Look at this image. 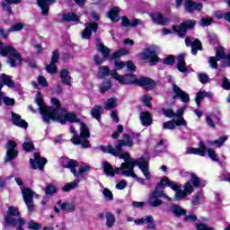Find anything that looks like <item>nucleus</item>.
<instances>
[{
	"label": "nucleus",
	"mask_w": 230,
	"mask_h": 230,
	"mask_svg": "<svg viewBox=\"0 0 230 230\" xmlns=\"http://www.w3.org/2000/svg\"><path fill=\"white\" fill-rule=\"evenodd\" d=\"M170 211H172L175 217H184V215H186V210L178 205H172L170 207Z\"/></svg>",
	"instance_id": "obj_40"
},
{
	"label": "nucleus",
	"mask_w": 230,
	"mask_h": 230,
	"mask_svg": "<svg viewBox=\"0 0 230 230\" xmlns=\"http://www.w3.org/2000/svg\"><path fill=\"white\" fill-rule=\"evenodd\" d=\"M22 147L25 152H31V150L35 148V146H33V142H31V139H30L29 137L25 138V142L23 143Z\"/></svg>",
	"instance_id": "obj_46"
},
{
	"label": "nucleus",
	"mask_w": 230,
	"mask_h": 230,
	"mask_svg": "<svg viewBox=\"0 0 230 230\" xmlns=\"http://www.w3.org/2000/svg\"><path fill=\"white\" fill-rule=\"evenodd\" d=\"M113 73H116V71H111V68H109V66H102L99 67L97 76L98 78H107V76H111L112 78Z\"/></svg>",
	"instance_id": "obj_33"
},
{
	"label": "nucleus",
	"mask_w": 230,
	"mask_h": 230,
	"mask_svg": "<svg viewBox=\"0 0 230 230\" xmlns=\"http://www.w3.org/2000/svg\"><path fill=\"white\" fill-rule=\"evenodd\" d=\"M177 119L169 120L163 123V128L164 130H175V127H177V124L175 123Z\"/></svg>",
	"instance_id": "obj_45"
},
{
	"label": "nucleus",
	"mask_w": 230,
	"mask_h": 230,
	"mask_svg": "<svg viewBox=\"0 0 230 230\" xmlns=\"http://www.w3.org/2000/svg\"><path fill=\"white\" fill-rule=\"evenodd\" d=\"M125 163H122L120 164V167L113 168L109 162H102V168L104 173L108 177H114V175H125L124 172H127V169L128 168V158L123 159Z\"/></svg>",
	"instance_id": "obj_6"
},
{
	"label": "nucleus",
	"mask_w": 230,
	"mask_h": 230,
	"mask_svg": "<svg viewBox=\"0 0 230 230\" xmlns=\"http://www.w3.org/2000/svg\"><path fill=\"white\" fill-rule=\"evenodd\" d=\"M218 59L215 57L208 58V64L211 69H217L218 67Z\"/></svg>",
	"instance_id": "obj_59"
},
{
	"label": "nucleus",
	"mask_w": 230,
	"mask_h": 230,
	"mask_svg": "<svg viewBox=\"0 0 230 230\" xmlns=\"http://www.w3.org/2000/svg\"><path fill=\"white\" fill-rule=\"evenodd\" d=\"M30 162L32 170H44V165L48 163V160L44 157H40V155L35 153L34 160L31 159Z\"/></svg>",
	"instance_id": "obj_17"
},
{
	"label": "nucleus",
	"mask_w": 230,
	"mask_h": 230,
	"mask_svg": "<svg viewBox=\"0 0 230 230\" xmlns=\"http://www.w3.org/2000/svg\"><path fill=\"white\" fill-rule=\"evenodd\" d=\"M101 152L103 154H111L114 157H119V159H128V154L119 155L120 149L119 147L112 146H100Z\"/></svg>",
	"instance_id": "obj_12"
},
{
	"label": "nucleus",
	"mask_w": 230,
	"mask_h": 230,
	"mask_svg": "<svg viewBox=\"0 0 230 230\" xmlns=\"http://www.w3.org/2000/svg\"><path fill=\"white\" fill-rule=\"evenodd\" d=\"M58 58H60V54L58 53V50H54L52 52V58L51 62L49 66H47V71L50 75H55L57 73V62L58 61Z\"/></svg>",
	"instance_id": "obj_23"
},
{
	"label": "nucleus",
	"mask_w": 230,
	"mask_h": 230,
	"mask_svg": "<svg viewBox=\"0 0 230 230\" xmlns=\"http://www.w3.org/2000/svg\"><path fill=\"white\" fill-rule=\"evenodd\" d=\"M24 29V23L22 22H17L14 25H13L10 29L9 31L13 32V31H21Z\"/></svg>",
	"instance_id": "obj_58"
},
{
	"label": "nucleus",
	"mask_w": 230,
	"mask_h": 230,
	"mask_svg": "<svg viewBox=\"0 0 230 230\" xmlns=\"http://www.w3.org/2000/svg\"><path fill=\"white\" fill-rule=\"evenodd\" d=\"M127 171L124 172L125 177H132V179H136L139 184H145V179L138 177L137 174L134 172V162L131 160L128 162Z\"/></svg>",
	"instance_id": "obj_20"
},
{
	"label": "nucleus",
	"mask_w": 230,
	"mask_h": 230,
	"mask_svg": "<svg viewBox=\"0 0 230 230\" xmlns=\"http://www.w3.org/2000/svg\"><path fill=\"white\" fill-rule=\"evenodd\" d=\"M4 102L5 105H13L15 103V100L9 97H4V93L3 92H0V102Z\"/></svg>",
	"instance_id": "obj_49"
},
{
	"label": "nucleus",
	"mask_w": 230,
	"mask_h": 230,
	"mask_svg": "<svg viewBox=\"0 0 230 230\" xmlns=\"http://www.w3.org/2000/svg\"><path fill=\"white\" fill-rule=\"evenodd\" d=\"M116 105H118V99L110 98L104 102V109L111 111V109H114Z\"/></svg>",
	"instance_id": "obj_44"
},
{
	"label": "nucleus",
	"mask_w": 230,
	"mask_h": 230,
	"mask_svg": "<svg viewBox=\"0 0 230 230\" xmlns=\"http://www.w3.org/2000/svg\"><path fill=\"white\" fill-rule=\"evenodd\" d=\"M185 44L186 46H191V53L193 55H197V52L202 51V43L199 40H195L193 42L190 38L185 39Z\"/></svg>",
	"instance_id": "obj_28"
},
{
	"label": "nucleus",
	"mask_w": 230,
	"mask_h": 230,
	"mask_svg": "<svg viewBox=\"0 0 230 230\" xmlns=\"http://www.w3.org/2000/svg\"><path fill=\"white\" fill-rule=\"evenodd\" d=\"M172 100H176V98H180L181 102H190V95L186 93V92L182 91L177 84H172Z\"/></svg>",
	"instance_id": "obj_19"
},
{
	"label": "nucleus",
	"mask_w": 230,
	"mask_h": 230,
	"mask_svg": "<svg viewBox=\"0 0 230 230\" xmlns=\"http://www.w3.org/2000/svg\"><path fill=\"white\" fill-rule=\"evenodd\" d=\"M125 66L128 71H131V72L136 71V65H134L132 61H128L127 63H125L119 60H115L114 62L115 70H112V71H116V73H118V71H121V69H123Z\"/></svg>",
	"instance_id": "obj_22"
},
{
	"label": "nucleus",
	"mask_w": 230,
	"mask_h": 230,
	"mask_svg": "<svg viewBox=\"0 0 230 230\" xmlns=\"http://www.w3.org/2000/svg\"><path fill=\"white\" fill-rule=\"evenodd\" d=\"M130 161L134 163V167L138 166L139 170H141L144 177L146 181H151L152 174L150 173V165H149V159L147 157L142 156L139 159L136 160L130 157V155L128 156V166L130 164H128Z\"/></svg>",
	"instance_id": "obj_5"
},
{
	"label": "nucleus",
	"mask_w": 230,
	"mask_h": 230,
	"mask_svg": "<svg viewBox=\"0 0 230 230\" xmlns=\"http://www.w3.org/2000/svg\"><path fill=\"white\" fill-rule=\"evenodd\" d=\"M96 48H97V51H99V53H102L104 60H107V58H109V55H111V49L107 48L101 41L97 42Z\"/></svg>",
	"instance_id": "obj_35"
},
{
	"label": "nucleus",
	"mask_w": 230,
	"mask_h": 230,
	"mask_svg": "<svg viewBox=\"0 0 230 230\" xmlns=\"http://www.w3.org/2000/svg\"><path fill=\"white\" fill-rule=\"evenodd\" d=\"M196 23L197 22H195V20H189L185 22H182L181 26L173 25L172 30L175 31V33H177V35H179V37H184L188 28H193Z\"/></svg>",
	"instance_id": "obj_15"
},
{
	"label": "nucleus",
	"mask_w": 230,
	"mask_h": 230,
	"mask_svg": "<svg viewBox=\"0 0 230 230\" xmlns=\"http://www.w3.org/2000/svg\"><path fill=\"white\" fill-rule=\"evenodd\" d=\"M139 118L144 127H150L153 123L152 115L148 111H142Z\"/></svg>",
	"instance_id": "obj_32"
},
{
	"label": "nucleus",
	"mask_w": 230,
	"mask_h": 230,
	"mask_svg": "<svg viewBox=\"0 0 230 230\" xmlns=\"http://www.w3.org/2000/svg\"><path fill=\"white\" fill-rule=\"evenodd\" d=\"M81 136H76V129L75 127H70V131L74 134V137L71 138V142L74 145H81L82 148H89L91 144L89 143L87 138L91 137V133H89V128L84 122H79Z\"/></svg>",
	"instance_id": "obj_3"
},
{
	"label": "nucleus",
	"mask_w": 230,
	"mask_h": 230,
	"mask_svg": "<svg viewBox=\"0 0 230 230\" xmlns=\"http://www.w3.org/2000/svg\"><path fill=\"white\" fill-rule=\"evenodd\" d=\"M119 7H113L110 10V12L107 14V17L112 21V22H118L119 21V16L118 15L119 13Z\"/></svg>",
	"instance_id": "obj_39"
},
{
	"label": "nucleus",
	"mask_w": 230,
	"mask_h": 230,
	"mask_svg": "<svg viewBox=\"0 0 230 230\" xmlns=\"http://www.w3.org/2000/svg\"><path fill=\"white\" fill-rule=\"evenodd\" d=\"M102 194L104 195L106 200H114V195L112 194V191H111V190H109L108 188L103 189Z\"/></svg>",
	"instance_id": "obj_57"
},
{
	"label": "nucleus",
	"mask_w": 230,
	"mask_h": 230,
	"mask_svg": "<svg viewBox=\"0 0 230 230\" xmlns=\"http://www.w3.org/2000/svg\"><path fill=\"white\" fill-rule=\"evenodd\" d=\"M136 226H143V224H147L148 229H155V222H154V217L146 216V217H141L139 219H136Z\"/></svg>",
	"instance_id": "obj_26"
},
{
	"label": "nucleus",
	"mask_w": 230,
	"mask_h": 230,
	"mask_svg": "<svg viewBox=\"0 0 230 230\" xmlns=\"http://www.w3.org/2000/svg\"><path fill=\"white\" fill-rule=\"evenodd\" d=\"M196 227H197V230H215V228L209 227L208 226V225L202 224V223L197 224Z\"/></svg>",
	"instance_id": "obj_64"
},
{
	"label": "nucleus",
	"mask_w": 230,
	"mask_h": 230,
	"mask_svg": "<svg viewBox=\"0 0 230 230\" xmlns=\"http://www.w3.org/2000/svg\"><path fill=\"white\" fill-rule=\"evenodd\" d=\"M57 0H37V4L41 10V15H49V6L55 4Z\"/></svg>",
	"instance_id": "obj_21"
},
{
	"label": "nucleus",
	"mask_w": 230,
	"mask_h": 230,
	"mask_svg": "<svg viewBox=\"0 0 230 230\" xmlns=\"http://www.w3.org/2000/svg\"><path fill=\"white\" fill-rule=\"evenodd\" d=\"M200 199H202V192L196 194L192 198V206H199L200 204Z\"/></svg>",
	"instance_id": "obj_63"
},
{
	"label": "nucleus",
	"mask_w": 230,
	"mask_h": 230,
	"mask_svg": "<svg viewBox=\"0 0 230 230\" xmlns=\"http://www.w3.org/2000/svg\"><path fill=\"white\" fill-rule=\"evenodd\" d=\"M80 181L76 180L71 182H68L63 187V191H71V190H75L78 186Z\"/></svg>",
	"instance_id": "obj_48"
},
{
	"label": "nucleus",
	"mask_w": 230,
	"mask_h": 230,
	"mask_svg": "<svg viewBox=\"0 0 230 230\" xmlns=\"http://www.w3.org/2000/svg\"><path fill=\"white\" fill-rule=\"evenodd\" d=\"M111 76L113 80H118L119 84L121 85H136V83H128L132 80V76H136V75H134V71H128L125 75H120L118 72H114L111 74Z\"/></svg>",
	"instance_id": "obj_11"
},
{
	"label": "nucleus",
	"mask_w": 230,
	"mask_h": 230,
	"mask_svg": "<svg viewBox=\"0 0 230 230\" xmlns=\"http://www.w3.org/2000/svg\"><path fill=\"white\" fill-rule=\"evenodd\" d=\"M184 111H186V106L178 109L175 112L174 116L177 118L175 124L177 127H188V122L184 119V117H182Z\"/></svg>",
	"instance_id": "obj_27"
},
{
	"label": "nucleus",
	"mask_w": 230,
	"mask_h": 230,
	"mask_svg": "<svg viewBox=\"0 0 230 230\" xmlns=\"http://www.w3.org/2000/svg\"><path fill=\"white\" fill-rule=\"evenodd\" d=\"M186 197H188V194L185 192V190L179 189L175 191L174 200L176 201L182 200L186 199Z\"/></svg>",
	"instance_id": "obj_47"
},
{
	"label": "nucleus",
	"mask_w": 230,
	"mask_h": 230,
	"mask_svg": "<svg viewBox=\"0 0 230 230\" xmlns=\"http://www.w3.org/2000/svg\"><path fill=\"white\" fill-rule=\"evenodd\" d=\"M98 31V24L96 22L87 23L85 29L82 32V39H91L93 31L96 32Z\"/></svg>",
	"instance_id": "obj_29"
},
{
	"label": "nucleus",
	"mask_w": 230,
	"mask_h": 230,
	"mask_svg": "<svg viewBox=\"0 0 230 230\" xmlns=\"http://www.w3.org/2000/svg\"><path fill=\"white\" fill-rule=\"evenodd\" d=\"M202 7V4H198L191 0H185V12H195V10L200 12Z\"/></svg>",
	"instance_id": "obj_31"
},
{
	"label": "nucleus",
	"mask_w": 230,
	"mask_h": 230,
	"mask_svg": "<svg viewBox=\"0 0 230 230\" xmlns=\"http://www.w3.org/2000/svg\"><path fill=\"white\" fill-rule=\"evenodd\" d=\"M117 148H119V155H125V154H128L127 152H124L121 149V146H128L129 148H132L134 146V140L128 134H125L123 136V140H118V144L116 145Z\"/></svg>",
	"instance_id": "obj_18"
},
{
	"label": "nucleus",
	"mask_w": 230,
	"mask_h": 230,
	"mask_svg": "<svg viewBox=\"0 0 230 230\" xmlns=\"http://www.w3.org/2000/svg\"><path fill=\"white\" fill-rule=\"evenodd\" d=\"M63 21H74L76 22L78 21V16L75 14V13H67L63 14Z\"/></svg>",
	"instance_id": "obj_50"
},
{
	"label": "nucleus",
	"mask_w": 230,
	"mask_h": 230,
	"mask_svg": "<svg viewBox=\"0 0 230 230\" xmlns=\"http://www.w3.org/2000/svg\"><path fill=\"white\" fill-rule=\"evenodd\" d=\"M200 186V179L197 177V174H191L190 181H187L183 186V190L187 195H191L195 190L193 188H199Z\"/></svg>",
	"instance_id": "obj_14"
},
{
	"label": "nucleus",
	"mask_w": 230,
	"mask_h": 230,
	"mask_svg": "<svg viewBox=\"0 0 230 230\" xmlns=\"http://www.w3.org/2000/svg\"><path fill=\"white\" fill-rule=\"evenodd\" d=\"M198 78L200 84H209V76L206 73H199Z\"/></svg>",
	"instance_id": "obj_55"
},
{
	"label": "nucleus",
	"mask_w": 230,
	"mask_h": 230,
	"mask_svg": "<svg viewBox=\"0 0 230 230\" xmlns=\"http://www.w3.org/2000/svg\"><path fill=\"white\" fill-rule=\"evenodd\" d=\"M157 48L156 47H148L144 49L141 53L142 60H150L151 64H157L159 58L157 57Z\"/></svg>",
	"instance_id": "obj_10"
},
{
	"label": "nucleus",
	"mask_w": 230,
	"mask_h": 230,
	"mask_svg": "<svg viewBox=\"0 0 230 230\" xmlns=\"http://www.w3.org/2000/svg\"><path fill=\"white\" fill-rule=\"evenodd\" d=\"M217 119V116L215 115H209L207 117V124L208 127H211V128H215V121Z\"/></svg>",
	"instance_id": "obj_60"
},
{
	"label": "nucleus",
	"mask_w": 230,
	"mask_h": 230,
	"mask_svg": "<svg viewBox=\"0 0 230 230\" xmlns=\"http://www.w3.org/2000/svg\"><path fill=\"white\" fill-rule=\"evenodd\" d=\"M161 197H164V199L169 202L172 200V198H169V196L166 195L164 190H159V188H155L149 196L148 204H150L152 208H159V206L163 204V200L159 199Z\"/></svg>",
	"instance_id": "obj_7"
},
{
	"label": "nucleus",
	"mask_w": 230,
	"mask_h": 230,
	"mask_svg": "<svg viewBox=\"0 0 230 230\" xmlns=\"http://www.w3.org/2000/svg\"><path fill=\"white\" fill-rule=\"evenodd\" d=\"M184 57H186L185 54H181L178 56L177 69H178V71H180V73L186 74V73H188V68L186 67V62H184Z\"/></svg>",
	"instance_id": "obj_37"
},
{
	"label": "nucleus",
	"mask_w": 230,
	"mask_h": 230,
	"mask_svg": "<svg viewBox=\"0 0 230 230\" xmlns=\"http://www.w3.org/2000/svg\"><path fill=\"white\" fill-rule=\"evenodd\" d=\"M78 167V164L74 160H69L65 166V168H69L71 172L75 175V177H82L84 173H87V172H91V165L85 164L82 165L79 168V171L76 172V168Z\"/></svg>",
	"instance_id": "obj_8"
},
{
	"label": "nucleus",
	"mask_w": 230,
	"mask_h": 230,
	"mask_svg": "<svg viewBox=\"0 0 230 230\" xmlns=\"http://www.w3.org/2000/svg\"><path fill=\"white\" fill-rule=\"evenodd\" d=\"M58 204L61 211H66V213H73L75 211V205L73 202L58 201Z\"/></svg>",
	"instance_id": "obj_36"
},
{
	"label": "nucleus",
	"mask_w": 230,
	"mask_h": 230,
	"mask_svg": "<svg viewBox=\"0 0 230 230\" xmlns=\"http://www.w3.org/2000/svg\"><path fill=\"white\" fill-rule=\"evenodd\" d=\"M0 56L7 57V64L11 67H17V66L22 64V57L17 52L13 46H3V42L0 41Z\"/></svg>",
	"instance_id": "obj_2"
},
{
	"label": "nucleus",
	"mask_w": 230,
	"mask_h": 230,
	"mask_svg": "<svg viewBox=\"0 0 230 230\" xmlns=\"http://www.w3.org/2000/svg\"><path fill=\"white\" fill-rule=\"evenodd\" d=\"M124 55H128V49H120L112 55V58H119V57H123Z\"/></svg>",
	"instance_id": "obj_56"
},
{
	"label": "nucleus",
	"mask_w": 230,
	"mask_h": 230,
	"mask_svg": "<svg viewBox=\"0 0 230 230\" xmlns=\"http://www.w3.org/2000/svg\"><path fill=\"white\" fill-rule=\"evenodd\" d=\"M208 157L211 159V161H214V163H218L219 158L217 155V152L213 148L208 149Z\"/></svg>",
	"instance_id": "obj_51"
},
{
	"label": "nucleus",
	"mask_w": 230,
	"mask_h": 230,
	"mask_svg": "<svg viewBox=\"0 0 230 230\" xmlns=\"http://www.w3.org/2000/svg\"><path fill=\"white\" fill-rule=\"evenodd\" d=\"M46 195H53L57 193V187L55 185H48L45 189Z\"/></svg>",
	"instance_id": "obj_62"
},
{
	"label": "nucleus",
	"mask_w": 230,
	"mask_h": 230,
	"mask_svg": "<svg viewBox=\"0 0 230 230\" xmlns=\"http://www.w3.org/2000/svg\"><path fill=\"white\" fill-rule=\"evenodd\" d=\"M206 96L208 98L213 96V93H207V92H198L196 94V104L198 107H200V102H202V100H204V98H206Z\"/></svg>",
	"instance_id": "obj_42"
},
{
	"label": "nucleus",
	"mask_w": 230,
	"mask_h": 230,
	"mask_svg": "<svg viewBox=\"0 0 230 230\" xmlns=\"http://www.w3.org/2000/svg\"><path fill=\"white\" fill-rule=\"evenodd\" d=\"M162 111L165 118H175V111L172 109H163Z\"/></svg>",
	"instance_id": "obj_61"
},
{
	"label": "nucleus",
	"mask_w": 230,
	"mask_h": 230,
	"mask_svg": "<svg viewBox=\"0 0 230 230\" xmlns=\"http://www.w3.org/2000/svg\"><path fill=\"white\" fill-rule=\"evenodd\" d=\"M226 141H227V137H220L217 140L211 141L210 145H215L218 148L222 146Z\"/></svg>",
	"instance_id": "obj_54"
},
{
	"label": "nucleus",
	"mask_w": 230,
	"mask_h": 230,
	"mask_svg": "<svg viewBox=\"0 0 230 230\" xmlns=\"http://www.w3.org/2000/svg\"><path fill=\"white\" fill-rule=\"evenodd\" d=\"M106 217V226L111 229V227H114V224H116V217L111 213L107 212L105 214Z\"/></svg>",
	"instance_id": "obj_41"
},
{
	"label": "nucleus",
	"mask_w": 230,
	"mask_h": 230,
	"mask_svg": "<svg viewBox=\"0 0 230 230\" xmlns=\"http://www.w3.org/2000/svg\"><path fill=\"white\" fill-rule=\"evenodd\" d=\"M35 102L39 107L40 113L42 115L44 123H49L50 121H58L61 125H66L67 121L69 123H78L76 115L62 109L58 99H52V106L49 107L42 99V93L39 92L36 95Z\"/></svg>",
	"instance_id": "obj_1"
},
{
	"label": "nucleus",
	"mask_w": 230,
	"mask_h": 230,
	"mask_svg": "<svg viewBox=\"0 0 230 230\" xmlns=\"http://www.w3.org/2000/svg\"><path fill=\"white\" fill-rule=\"evenodd\" d=\"M11 116L13 125L20 127L21 128H28V122H26L24 119H22L21 115L13 111L11 112Z\"/></svg>",
	"instance_id": "obj_30"
},
{
	"label": "nucleus",
	"mask_w": 230,
	"mask_h": 230,
	"mask_svg": "<svg viewBox=\"0 0 230 230\" xmlns=\"http://www.w3.org/2000/svg\"><path fill=\"white\" fill-rule=\"evenodd\" d=\"M4 221L7 226L15 227L16 226H24L26 221L21 217L19 208L11 206L7 209V214L4 216Z\"/></svg>",
	"instance_id": "obj_4"
},
{
	"label": "nucleus",
	"mask_w": 230,
	"mask_h": 230,
	"mask_svg": "<svg viewBox=\"0 0 230 230\" xmlns=\"http://www.w3.org/2000/svg\"><path fill=\"white\" fill-rule=\"evenodd\" d=\"M170 182L171 181L168 178H163L160 183L155 188H158V191H161V190H164L166 186H169Z\"/></svg>",
	"instance_id": "obj_52"
},
{
	"label": "nucleus",
	"mask_w": 230,
	"mask_h": 230,
	"mask_svg": "<svg viewBox=\"0 0 230 230\" xmlns=\"http://www.w3.org/2000/svg\"><path fill=\"white\" fill-rule=\"evenodd\" d=\"M186 154H188L189 155H200V157H205L206 145L204 144V142H200L199 148L187 147Z\"/></svg>",
	"instance_id": "obj_24"
},
{
	"label": "nucleus",
	"mask_w": 230,
	"mask_h": 230,
	"mask_svg": "<svg viewBox=\"0 0 230 230\" xmlns=\"http://www.w3.org/2000/svg\"><path fill=\"white\" fill-rule=\"evenodd\" d=\"M102 106H94L92 109L91 114L93 118H95V119H97V121H102Z\"/></svg>",
	"instance_id": "obj_43"
},
{
	"label": "nucleus",
	"mask_w": 230,
	"mask_h": 230,
	"mask_svg": "<svg viewBox=\"0 0 230 230\" xmlns=\"http://www.w3.org/2000/svg\"><path fill=\"white\" fill-rule=\"evenodd\" d=\"M23 200L28 208L29 211H33L35 209V205L33 204V197L34 199H39V194H36L35 191L31 190V189H23L22 190Z\"/></svg>",
	"instance_id": "obj_9"
},
{
	"label": "nucleus",
	"mask_w": 230,
	"mask_h": 230,
	"mask_svg": "<svg viewBox=\"0 0 230 230\" xmlns=\"http://www.w3.org/2000/svg\"><path fill=\"white\" fill-rule=\"evenodd\" d=\"M60 79L65 85H71V83L73 82V78L69 76V71L67 69H63L61 71Z\"/></svg>",
	"instance_id": "obj_38"
},
{
	"label": "nucleus",
	"mask_w": 230,
	"mask_h": 230,
	"mask_svg": "<svg viewBox=\"0 0 230 230\" xmlns=\"http://www.w3.org/2000/svg\"><path fill=\"white\" fill-rule=\"evenodd\" d=\"M149 16L155 24H161L162 26H164L170 22V18L164 17L161 13H149Z\"/></svg>",
	"instance_id": "obj_25"
},
{
	"label": "nucleus",
	"mask_w": 230,
	"mask_h": 230,
	"mask_svg": "<svg viewBox=\"0 0 230 230\" xmlns=\"http://www.w3.org/2000/svg\"><path fill=\"white\" fill-rule=\"evenodd\" d=\"M15 146H17V143L13 140H10L6 144V157H5V163H8V161H12V159H15L19 153L17 150H15Z\"/></svg>",
	"instance_id": "obj_16"
},
{
	"label": "nucleus",
	"mask_w": 230,
	"mask_h": 230,
	"mask_svg": "<svg viewBox=\"0 0 230 230\" xmlns=\"http://www.w3.org/2000/svg\"><path fill=\"white\" fill-rule=\"evenodd\" d=\"M0 82H2L4 86L6 85L11 89H13V87H15V82H13V79H12V76L6 74L0 75Z\"/></svg>",
	"instance_id": "obj_34"
},
{
	"label": "nucleus",
	"mask_w": 230,
	"mask_h": 230,
	"mask_svg": "<svg viewBox=\"0 0 230 230\" xmlns=\"http://www.w3.org/2000/svg\"><path fill=\"white\" fill-rule=\"evenodd\" d=\"M216 58L217 60H222V58H226V51L224 48L218 47L216 50Z\"/></svg>",
	"instance_id": "obj_53"
},
{
	"label": "nucleus",
	"mask_w": 230,
	"mask_h": 230,
	"mask_svg": "<svg viewBox=\"0 0 230 230\" xmlns=\"http://www.w3.org/2000/svg\"><path fill=\"white\" fill-rule=\"evenodd\" d=\"M128 83L136 84V85H139L144 89H151V87L155 85V82H154V80H152L150 77L137 78L136 76H132V80Z\"/></svg>",
	"instance_id": "obj_13"
}]
</instances>
